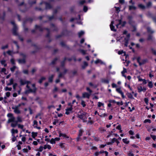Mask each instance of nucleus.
<instances>
[{
    "label": "nucleus",
    "mask_w": 156,
    "mask_h": 156,
    "mask_svg": "<svg viewBox=\"0 0 156 156\" xmlns=\"http://www.w3.org/2000/svg\"><path fill=\"white\" fill-rule=\"evenodd\" d=\"M7 116L9 118L8 120L7 123H8L11 122V126L12 127H15L17 126L19 128L22 129H23L24 126L20 124H18V122H21L22 121V119L21 117L18 116L16 118L13 116L12 113H9L7 114Z\"/></svg>",
    "instance_id": "f257e3e1"
},
{
    "label": "nucleus",
    "mask_w": 156,
    "mask_h": 156,
    "mask_svg": "<svg viewBox=\"0 0 156 156\" xmlns=\"http://www.w3.org/2000/svg\"><path fill=\"white\" fill-rule=\"evenodd\" d=\"M136 59L137 62L139 63L140 66L144 65L148 62V60L147 59L141 60L140 57H138Z\"/></svg>",
    "instance_id": "f03ea898"
},
{
    "label": "nucleus",
    "mask_w": 156,
    "mask_h": 156,
    "mask_svg": "<svg viewBox=\"0 0 156 156\" xmlns=\"http://www.w3.org/2000/svg\"><path fill=\"white\" fill-rule=\"evenodd\" d=\"M26 87L28 89L26 91L25 94H28L30 92H33L34 93L36 92V89L35 88L33 89L30 88V87L28 86V84L27 85Z\"/></svg>",
    "instance_id": "7ed1b4c3"
},
{
    "label": "nucleus",
    "mask_w": 156,
    "mask_h": 156,
    "mask_svg": "<svg viewBox=\"0 0 156 156\" xmlns=\"http://www.w3.org/2000/svg\"><path fill=\"white\" fill-rule=\"evenodd\" d=\"M19 107H18L17 105L12 108V109L14 110V112L15 113L19 114L20 113V111L19 110Z\"/></svg>",
    "instance_id": "20e7f679"
},
{
    "label": "nucleus",
    "mask_w": 156,
    "mask_h": 156,
    "mask_svg": "<svg viewBox=\"0 0 156 156\" xmlns=\"http://www.w3.org/2000/svg\"><path fill=\"white\" fill-rule=\"evenodd\" d=\"M73 107H70V108H67L66 109V115H69L70 113H71L73 112L72 110H73Z\"/></svg>",
    "instance_id": "39448f33"
},
{
    "label": "nucleus",
    "mask_w": 156,
    "mask_h": 156,
    "mask_svg": "<svg viewBox=\"0 0 156 156\" xmlns=\"http://www.w3.org/2000/svg\"><path fill=\"white\" fill-rule=\"evenodd\" d=\"M43 3L45 4L46 7L45 8L46 9H50L51 8V5L48 3L46 2H42L40 3L41 4H42Z\"/></svg>",
    "instance_id": "423d86ee"
},
{
    "label": "nucleus",
    "mask_w": 156,
    "mask_h": 156,
    "mask_svg": "<svg viewBox=\"0 0 156 156\" xmlns=\"http://www.w3.org/2000/svg\"><path fill=\"white\" fill-rule=\"evenodd\" d=\"M90 95L87 92H84L82 94V97L83 98H89L90 97Z\"/></svg>",
    "instance_id": "0eeeda50"
},
{
    "label": "nucleus",
    "mask_w": 156,
    "mask_h": 156,
    "mask_svg": "<svg viewBox=\"0 0 156 156\" xmlns=\"http://www.w3.org/2000/svg\"><path fill=\"white\" fill-rule=\"evenodd\" d=\"M114 23V22L113 21H112L111 22V23L110 24V26L111 30L116 31V30L115 29L114 26L113 25V24Z\"/></svg>",
    "instance_id": "6e6552de"
},
{
    "label": "nucleus",
    "mask_w": 156,
    "mask_h": 156,
    "mask_svg": "<svg viewBox=\"0 0 156 156\" xmlns=\"http://www.w3.org/2000/svg\"><path fill=\"white\" fill-rule=\"evenodd\" d=\"M18 132V131L17 129H12L11 130V133L12 134V136L15 135L14 134L15 133H17Z\"/></svg>",
    "instance_id": "1a4fd4ad"
},
{
    "label": "nucleus",
    "mask_w": 156,
    "mask_h": 156,
    "mask_svg": "<svg viewBox=\"0 0 156 156\" xmlns=\"http://www.w3.org/2000/svg\"><path fill=\"white\" fill-rule=\"evenodd\" d=\"M17 30V28L16 26H14L13 27V34L15 35H16L17 34V33L16 32V31Z\"/></svg>",
    "instance_id": "9d476101"
},
{
    "label": "nucleus",
    "mask_w": 156,
    "mask_h": 156,
    "mask_svg": "<svg viewBox=\"0 0 156 156\" xmlns=\"http://www.w3.org/2000/svg\"><path fill=\"white\" fill-rule=\"evenodd\" d=\"M126 94L128 98L131 99H134L133 97L132 94L131 93L127 92L126 93Z\"/></svg>",
    "instance_id": "9b49d317"
},
{
    "label": "nucleus",
    "mask_w": 156,
    "mask_h": 156,
    "mask_svg": "<svg viewBox=\"0 0 156 156\" xmlns=\"http://www.w3.org/2000/svg\"><path fill=\"white\" fill-rule=\"evenodd\" d=\"M1 64L3 65L4 67L7 66V64L6 63V61L5 60H2L0 61Z\"/></svg>",
    "instance_id": "f8f14e48"
},
{
    "label": "nucleus",
    "mask_w": 156,
    "mask_h": 156,
    "mask_svg": "<svg viewBox=\"0 0 156 156\" xmlns=\"http://www.w3.org/2000/svg\"><path fill=\"white\" fill-rule=\"evenodd\" d=\"M20 83L21 85H24V84H27V83L26 81L22 79L20 80Z\"/></svg>",
    "instance_id": "ddd939ff"
},
{
    "label": "nucleus",
    "mask_w": 156,
    "mask_h": 156,
    "mask_svg": "<svg viewBox=\"0 0 156 156\" xmlns=\"http://www.w3.org/2000/svg\"><path fill=\"white\" fill-rule=\"evenodd\" d=\"M129 40V39H127V38H125L124 39V42H125V46L126 47L128 46Z\"/></svg>",
    "instance_id": "4468645a"
},
{
    "label": "nucleus",
    "mask_w": 156,
    "mask_h": 156,
    "mask_svg": "<svg viewBox=\"0 0 156 156\" xmlns=\"http://www.w3.org/2000/svg\"><path fill=\"white\" fill-rule=\"evenodd\" d=\"M14 80L12 78H11L10 80L9 83L7 84L8 86L11 85L13 84Z\"/></svg>",
    "instance_id": "2eb2a0df"
},
{
    "label": "nucleus",
    "mask_w": 156,
    "mask_h": 156,
    "mask_svg": "<svg viewBox=\"0 0 156 156\" xmlns=\"http://www.w3.org/2000/svg\"><path fill=\"white\" fill-rule=\"evenodd\" d=\"M35 28L36 29H38L40 31H42L43 30V28L41 27L40 26H37V25H35Z\"/></svg>",
    "instance_id": "dca6fc26"
},
{
    "label": "nucleus",
    "mask_w": 156,
    "mask_h": 156,
    "mask_svg": "<svg viewBox=\"0 0 156 156\" xmlns=\"http://www.w3.org/2000/svg\"><path fill=\"white\" fill-rule=\"evenodd\" d=\"M116 91L120 94L123 93L121 90V88H117L116 89Z\"/></svg>",
    "instance_id": "f3484780"
},
{
    "label": "nucleus",
    "mask_w": 156,
    "mask_h": 156,
    "mask_svg": "<svg viewBox=\"0 0 156 156\" xmlns=\"http://www.w3.org/2000/svg\"><path fill=\"white\" fill-rule=\"evenodd\" d=\"M138 6L139 8L143 9H144L145 8V6L142 4H139L138 5Z\"/></svg>",
    "instance_id": "a211bd4d"
},
{
    "label": "nucleus",
    "mask_w": 156,
    "mask_h": 156,
    "mask_svg": "<svg viewBox=\"0 0 156 156\" xmlns=\"http://www.w3.org/2000/svg\"><path fill=\"white\" fill-rule=\"evenodd\" d=\"M18 61L19 63H24L26 62L24 59H19Z\"/></svg>",
    "instance_id": "6ab92c4d"
},
{
    "label": "nucleus",
    "mask_w": 156,
    "mask_h": 156,
    "mask_svg": "<svg viewBox=\"0 0 156 156\" xmlns=\"http://www.w3.org/2000/svg\"><path fill=\"white\" fill-rule=\"evenodd\" d=\"M151 50L153 54L154 55H156V50L153 48H151Z\"/></svg>",
    "instance_id": "aec40b11"
},
{
    "label": "nucleus",
    "mask_w": 156,
    "mask_h": 156,
    "mask_svg": "<svg viewBox=\"0 0 156 156\" xmlns=\"http://www.w3.org/2000/svg\"><path fill=\"white\" fill-rule=\"evenodd\" d=\"M127 140V138L123 139L122 141L125 144H128L129 143V141L128 140Z\"/></svg>",
    "instance_id": "412c9836"
},
{
    "label": "nucleus",
    "mask_w": 156,
    "mask_h": 156,
    "mask_svg": "<svg viewBox=\"0 0 156 156\" xmlns=\"http://www.w3.org/2000/svg\"><path fill=\"white\" fill-rule=\"evenodd\" d=\"M147 30L148 32L151 34H152L154 32V31L152 30L151 28L149 27L147 28Z\"/></svg>",
    "instance_id": "4be33fe9"
},
{
    "label": "nucleus",
    "mask_w": 156,
    "mask_h": 156,
    "mask_svg": "<svg viewBox=\"0 0 156 156\" xmlns=\"http://www.w3.org/2000/svg\"><path fill=\"white\" fill-rule=\"evenodd\" d=\"M148 87L150 88H152L153 87V85L151 81H149L148 84Z\"/></svg>",
    "instance_id": "5701e85b"
},
{
    "label": "nucleus",
    "mask_w": 156,
    "mask_h": 156,
    "mask_svg": "<svg viewBox=\"0 0 156 156\" xmlns=\"http://www.w3.org/2000/svg\"><path fill=\"white\" fill-rule=\"evenodd\" d=\"M37 135V133H34L32 132V136L33 138H35Z\"/></svg>",
    "instance_id": "b1692460"
},
{
    "label": "nucleus",
    "mask_w": 156,
    "mask_h": 156,
    "mask_svg": "<svg viewBox=\"0 0 156 156\" xmlns=\"http://www.w3.org/2000/svg\"><path fill=\"white\" fill-rule=\"evenodd\" d=\"M54 77V75H52L51 76L49 77V82H51L53 81V79Z\"/></svg>",
    "instance_id": "393cba45"
},
{
    "label": "nucleus",
    "mask_w": 156,
    "mask_h": 156,
    "mask_svg": "<svg viewBox=\"0 0 156 156\" xmlns=\"http://www.w3.org/2000/svg\"><path fill=\"white\" fill-rule=\"evenodd\" d=\"M16 68V66H13L12 67H11L10 68V69L11 71L13 73L14 71V70H15Z\"/></svg>",
    "instance_id": "a878e982"
},
{
    "label": "nucleus",
    "mask_w": 156,
    "mask_h": 156,
    "mask_svg": "<svg viewBox=\"0 0 156 156\" xmlns=\"http://www.w3.org/2000/svg\"><path fill=\"white\" fill-rule=\"evenodd\" d=\"M46 79V78L45 77H42L41 79L39 80V83H42V81L45 80Z\"/></svg>",
    "instance_id": "bb28decb"
},
{
    "label": "nucleus",
    "mask_w": 156,
    "mask_h": 156,
    "mask_svg": "<svg viewBox=\"0 0 156 156\" xmlns=\"http://www.w3.org/2000/svg\"><path fill=\"white\" fill-rule=\"evenodd\" d=\"M83 66H82L83 69H84L85 68L88 66V63L86 62H83Z\"/></svg>",
    "instance_id": "cd10ccee"
},
{
    "label": "nucleus",
    "mask_w": 156,
    "mask_h": 156,
    "mask_svg": "<svg viewBox=\"0 0 156 156\" xmlns=\"http://www.w3.org/2000/svg\"><path fill=\"white\" fill-rule=\"evenodd\" d=\"M108 115V114L106 113H104L99 115V116L101 117H104L107 116Z\"/></svg>",
    "instance_id": "c85d7f7f"
},
{
    "label": "nucleus",
    "mask_w": 156,
    "mask_h": 156,
    "mask_svg": "<svg viewBox=\"0 0 156 156\" xmlns=\"http://www.w3.org/2000/svg\"><path fill=\"white\" fill-rule=\"evenodd\" d=\"M84 34V32L83 31H81L79 32L78 34V36L79 37H81Z\"/></svg>",
    "instance_id": "c756f323"
},
{
    "label": "nucleus",
    "mask_w": 156,
    "mask_h": 156,
    "mask_svg": "<svg viewBox=\"0 0 156 156\" xmlns=\"http://www.w3.org/2000/svg\"><path fill=\"white\" fill-rule=\"evenodd\" d=\"M102 82L106 83H109V81L108 79H104L102 80Z\"/></svg>",
    "instance_id": "7c9ffc66"
},
{
    "label": "nucleus",
    "mask_w": 156,
    "mask_h": 156,
    "mask_svg": "<svg viewBox=\"0 0 156 156\" xmlns=\"http://www.w3.org/2000/svg\"><path fill=\"white\" fill-rule=\"evenodd\" d=\"M137 89L138 90V92H141L142 91V87L141 86H140L139 87H137Z\"/></svg>",
    "instance_id": "2f4dec72"
},
{
    "label": "nucleus",
    "mask_w": 156,
    "mask_h": 156,
    "mask_svg": "<svg viewBox=\"0 0 156 156\" xmlns=\"http://www.w3.org/2000/svg\"><path fill=\"white\" fill-rule=\"evenodd\" d=\"M8 48V44H6L5 45L3 46L2 47L1 49L2 50H4L5 49L7 48Z\"/></svg>",
    "instance_id": "473e14b6"
},
{
    "label": "nucleus",
    "mask_w": 156,
    "mask_h": 156,
    "mask_svg": "<svg viewBox=\"0 0 156 156\" xmlns=\"http://www.w3.org/2000/svg\"><path fill=\"white\" fill-rule=\"evenodd\" d=\"M104 104L103 103L101 102H99L98 103V107H100L101 106H103Z\"/></svg>",
    "instance_id": "72a5a7b5"
},
{
    "label": "nucleus",
    "mask_w": 156,
    "mask_h": 156,
    "mask_svg": "<svg viewBox=\"0 0 156 156\" xmlns=\"http://www.w3.org/2000/svg\"><path fill=\"white\" fill-rule=\"evenodd\" d=\"M83 116L84 114H81L80 115H79L78 117L81 119H83Z\"/></svg>",
    "instance_id": "f704fd0d"
},
{
    "label": "nucleus",
    "mask_w": 156,
    "mask_h": 156,
    "mask_svg": "<svg viewBox=\"0 0 156 156\" xmlns=\"http://www.w3.org/2000/svg\"><path fill=\"white\" fill-rule=\"evenodd\" d=\"M129 9L131 10L132 9H136V7L133 6H129Z\"/></svg>",
    "instance_id": "c9c22d12"
},
{
    "label": "nucleus",
    "mask_w": 156,
    "mask_h": 156,
    "mask_svg": "<svg viewBox=\"0 0 156 156\" xmlns=\"http://www.w3.org/2000/svg\"><path fill=\"white\" fill-rule=\"evenodd\" d=\"M50 142L51 144H53L55 143V139L53 138H52L50 140Z\"/></svg>",
    "instance_id": "e433bc0d"
},
{
    "label": "nucleus",
    "mask_w": 156,
    "mask_h": 156,
    "mask_svg": "<svg viewBox=\"0 0 156 156\" xmlns=\"http://www.w3.org/2000/svg\"><path fill=\"white\" fill-rule=\"evenodd\" d=\"M12 89V88L11 87H5V91H11Z\"/></svg>",
    "instance_id": "4c0bfd02"
},
{
    "label": "nucleus",
    "mask_w": 156,
    "mask_h": 156,
    "mask_svg": "<svg viewBox=\"0 0 156 156\" xmlns=\"http://www.w3.org/2000/svg\"><path fill=\"white\" fill-rule=\"evenodd\" d=\"M81 104L82 105L83 107H84L86 106V104H85V102L84 101H82Z\"/></svg>",
    "instance_id": "58836bf2"
},
{
    "label": "nucleus",
    "mask_w": 156,
    "mask_h": 156,
    "mask_svg": "<svg viewBox=\"0 0 156 156\" xmlns=\"http://www.w3.org/2000/svg\"><path fill=\"white\" fill-rule=\"evenodd\" d=\"M59 136L60 137L61 136H62L63 137H66V135L65 134H62L61 133H59Z\"/></svg>",
    "instance_id": "ea45409f"
},
{
    "label": "nucleus",
    "mask_w": 156,
    "mask_h": 156,
    "mask_svg": "<svg viewBox=\"0 0 156 156\" xmlns=\"http://www.w3.org/2000/svg\"><path fill=\"white\" fill-rule=\"evenodd\" d=\"M12 136V141L13 142H14L16 140V138L15 136V135Z\"/></svg>",
    "instance_id": "a19ab883"
},
{
    "label": "nucleus",
    "mask_w": 156,
    "mask_h": 156,
    "mask_svg": "<svg viewBox=\"0 0 156 156\" xmlns=\"http://www.w3.org/2000/svg\"><path fill=\"white\" fill-rule=\"evenodd\" d=\"M82 131L81 130H79L78 136L80 137L82 135Z\"/></svg>",
    "instance_id": "79ce46f5"
},
{
    "label": "nucleus",
    "mask_w": 156,
    "mask_h": 156,
    "mask_svg": "<svg viewBox=\"0 0 156 156\" xmlns=\"http://www.w3.org/2000/svg\"><path fill=\"white\" fill-rule=\"evenodd\" d=\"M43 147L42 146H41L39 148L38 151L40 152H41L43 150Z\"/></svg>",
    "instance_id": "37998d69"
},
{
    "label": "nucleus",
    "mask_w": 156,
    "mask_h": 156,
    "mask_svg": "<svg viewBox=\"0 0 156 156\" xmlns=\"http://www.w3.org/2000/svg\"><path fill=\"white\" fill-rule=\"evenodd\" d=\"M144 123L149 122V123H150L151 122V121L150 119H146L144 121Z\"/></svg>",
    "instance_id": "c03bdc74"
},
{
    "label": "nucleus",
    "mask_w": 156,
    "mask_h": 156,
    "mask_svg": "<svg viewBox=\"0 0 156 156\" xmlns=\"http://www.w3.org/2000/svg\"><path fill=\"white\" fill-rule=\"evenodd\" d=\"M57 60V58H56L54 59L51 62V64H54L55 63V62Z\"/></svg>",
    "instance_id": "a18cd8bd"
},
{
    "label": "nucleus",
    "mask_w": 156,
    "mask_h": 156,
    "mask_svg": "<svg viewBox=\"0 0 156 156\" xmlns=\"http://www.w3.org/2000/svg\"><path fill=\"white\" fill-rule=\"evenodd\" d=\"M127 72V71H126V68H123V71H122L121 72V73L122 74H124V73H126Z\"/></svg>",
    "instance_id": "49530a36"
},
{
    "label": "nucleus",
    "mask_w": 156,
    "mask_h": 156,
    "mask_svg": "<svg viewBox=\"0 0 156 156\" xmlns=\"http://www.w3.org/2000/svg\"><path fill=\"white\" fill-rule=\"evenodd\" d=\"M85 2V0H82L79 2V4L81 5H82Z\"/></svg>",
    "instance_id": "de8ad7c7"
},
{
    "label": "nucleus",
    "mask_w": 156,
    "mask_h": 156,
    "mask_svg": "<svg viewBox=\"0 0 156 156\" xmlns=\"http://www.w3.org/2000/svg\"><path fill=\"white\" fill-rule=\"evenodd\" d=\"M83 10L84 12H86L87 10V6H84L83 7Z\"/></svg>",
    "instance_id": "09e8293b"
},
{
    "label": "nucleus",
    "mask_w": 156,
    "mask_h": 156,
    "mask_svg": "<svg viewBox=\"0 0 156 156\" xmlns=\"http://www.w3.org/2000/svg\"><path fill=\"white\" fill-rule=\"evenodd\" d=\"M54 122H53V125H55L57 123H58V119H54Z\"/></svg>",
    "instance_id": "8fccbe9b"
},
{
    "label": "nucleus",
    "mask_w": 156,
    "mask_h": 156,
    "mask_svg": "<svg viewBox=\"0 0 156 156\" xmlns=\"http://www.w3.org/2000/svg\"><path fill=\"white\" fill-rule=\"evenodd\" d=\"M34 125H34H35L36 126H37V125H38V122H37L36 120H34Z\"/></svg>",
    "instance_id": "3c124183"
},
{
    "label": "nucleus",
    "mask_w": 156,
    "mask_h": 156,
    "mask_svg": "<svg viewBox=\"0 0 156 156\" xmlns=\"http://www.w3.org/2000/svg\"><path fill=\"white\" fill-rule=\"evenodd\" d=\"M77 73V71L76 70H74L72 72V74L73 75H76Z\"/></svg>",
    "instance_id": "603ef678"
},
{
    "label": "nucleus",
    "mask_w": 156,
    "mask_h": 156,
    "mask_svg": "<svg viewBox=\"0 0 156 156\" xmlns=\"http://www.w3.org/2000/svg\"><path fill=\"white\" fill-rule=\"evenodd\" d=\"M101 62V61L99 59H98L96 61H95V64H97Z\"/></svg>",
    "instance_id": "864d4df0"
},
{
    "label": "nucleus",
    "mask_w": 156,
    "mask_h": 156,
    "mask_svg": "<svg viewBox=\"0 0 156 156\" xmlns=\"http://www.w3.org/2000/svg\"><path fill=\"white\" fill-rule=\"evenodd\" d=\"M17 85V84L16 83H15L13 84V89L15 90L16 89V86Z\"/></svg>",
    "instance_id": "5fc2aeb1"
},
{
    "label": "nucleus",
    "mask_w": 156,
    "mask_h": 156,
    "mask_svg": "<svg viewBox=\"0 0 156 156\" xmlns=\"http://www.w3.org/2000/svg\"><path fill=\"white\" fill-rule=\"evenodd\" d=\"M66 60V59H64V60L61 63V66L62 67H63L64 66V65H65V60Z\"/></svg>",
    "instance_id": "6e6d98bb"
},
{
    "label": "nucleus",
    "mask_w": 156,
    "mask_h": 156,
    "mask_svg": "<svg viewBox=\"0 0 156 156\" xmlns=\"http://www.w3.org/2000/svg\"><path fill=\"white\" fill-rule=\"evenodd\" d=\"M129 152L128 154V155L129 156H134V154L132 153V152L130 151Z\"/></svg>",
    "instance_id": "4d7b16f0"
},
{
    "label": "nucleus",
    "mask_w": 156,
    "mask_h": 156,
    "mask_svg": "<svg viewBox=\"0 0 156 156\" xmlns=\"http://www.w3.org/2000/svg\"><path fill=\"white\" fill-rule=\"evenodd\" d=\"M10 61H11V63L12 64H15V61H14V59L12 58L11 59Z\"/></svg>",
    "instance_id": "13d9d810"
},
{
    "label": "nucleus",
    "mask_w": 156,
    "mask_h": 156,
    "mask_svg": "<svg viewBox=\"0 0 156 156\" xmlns=\"http://www.w3.org/2000/svg\"><path fill=\"white\" fill-rule=\"evenodd\" d=\"M151 5V2H149L147 4V7H149Z\"/></svg>",
    "instance_id": "bf43d9fd"
},
{
    "label": "nucleus",
    "mask_w": 156,
    "mask_h": 156,
    "mask_svg": "<svg viewBox=\"0 0 156 156\" xmlns=\"http://www.w3.org/2000/svg\"><path fill=\"white\" fill-rule=\"evenodd\" d=\"M86 90H87L90 93H91L92 92V91L88 87H87Z\"/></svg>",
    "instance_id": "052dcab7"
},
{
    "label": "nucleus",
    "mask_w": 156,
    "mask_h": 156,
    "mask_svg": "<svg viewBox=\"0 0 156 156\" xmlns=\"http://www.w3.org/2000/svg\"><path fill=\"white\" fill-rule=\"evenodd\" d=\"M10 95V92H8L6 93V95L7 97H9Z\"/></svg>",
    "instance_id": "680f3d73"
},
{
    "label": "nucleus",
    "mask_w": 156,
    "mask_h": 156,
    "mask_svg": "<svg viewBox=\"0 0 156 156\" xmlns=\"http://www.w3.org/2000/svg\"><path fill=\"white\" fill-rule=\"evenodd\" d=\"M129 133L130 135H133L134 134V132L131 130H129Z\"/></svg>",
    "instance_id": "e2e57ef3"
},
{
    "label": "nucleus",
    "mask_w": 156,
    "mask_h": 156,
    "mask_svg": "<svg viewBox=\"0 0 156 156\" xmlns=\"http://www.w3.org/2000/svg\"><path fill=\"white\" fill-rule=\"evenodd\" d=\"M116 128L119 130H121V125H119L117 126Z\"/></svg>",
    "instance_id": "0e129e2a"
},
{
    "label": "nucleus",
    "mask_w": 156,
    "mask_h": 156,
    "mask_svg": "<svg viewBox=\"0 0 156 156\" xmlns=\"http://www.w3.org/2000/svg\"><path fill=\"white\" fill-rule=\"evenodd\" d=\"M109 102L110 103H116L117 102H116L114 100H111L109 101Z\"/></svg>",
    "instance_id": "69168bd1"
},
{
    "label": "nucleus",
    "mask_w": 156,
    "mask_h": 156,
    "mask_svg": "<svg viewBox=\"0 0 156 156\" xmlns=\"http://www.w3.org/2000/svg\"><path fill=\"white\" fill-rule=\"evenodd\" d=\"M23 151L24 152H26V153H27L28 152V149H26V148H24L23 150Z\"/></svg>",
    "instance_id": "338daca9"
},
{
    "label": "nucleus",
    "mask_w": 156,
    "mask_h": 156,
    "mask_svg": "<svg viewBox=\"0 0 156 156\" xmlns=\"http://www.w3.org/2000/svg\"><path fill=\"white\" fill-rule=\"evenodd\" d=\"M112 86L113 88L116 87H117V85L114 83H112Z\"/></svg>",
    "instance_id": "774afa93"
}]
</instances>
